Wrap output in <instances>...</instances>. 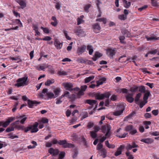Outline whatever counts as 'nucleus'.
I'll list each match as a JSON object with an SVG mask.
<instances>
[{
    "instance_id": "nucleus-1",
    "label": "nucleus",
    "mask_w": 159,
    "mask_h": 159,
    "mask_svg": "<svg viewBox=\"0 0 159 159\" xmlns=\"http://www.w3.org/2000/svg\"><path fill=\"white\" fill-rule=\"evenodd\" d=\"M38 123L35 122L33 125H30L26 127H24V131L25 133L30 131L31 133H36L39 130L38 128Z\"/></svg>"
},
{
    "instance_id": "nucleus-2",
    "label": "nucleus",
    "mask_w": 159,
    "mask_h": 159,
    "mask_svg": "<svg viewBox=\"0 0 159 159\" xmlns=\"http://www.w3.org/2000/svg\"><path fill=\"white\" fill-rule=\"evenodd\" d=\"M27 79L28 77L27 76L19 78L17 80V83L15 85L18 87L26 85L28 84V82L27 81Z\"/></svg>"
},
{
    "instance_id": "nucleus-3",
    "label": "nucleus",
    "mask_w": 159,
    "mask_h": 159,
    "mask_svg": "<svg viewBox=\"0 0 159 159\" xmlns=\"http://www.w3.org/2000/svg\"><path fill=\"white\" fill-rule=\"evenodd\" d=\"M111 95L109 92H106L104 93H97L95 94V97L96 99L102 100L104 98H108Z\"/></svg>"
},
{
    "instance_id": "nucleus-4",
    "label": "nucleus",
    "mask_w": 159,
    "mask_h": 159,
    "mask_svg": "<svg viewBox=\"0 0 159 159\" xmlns=\"http://www.w3.org/2000/svg\"><path fill=\"white\" fill-rule=\"evenodd\" d=\"M111 129V127L110 125H102L101 127V130L103 133H105V136H110V131Z\"/></svg>"
},
{
    "instance_id": "nucleus-5",
    "label": "nucleus",
    "mask_w": 159,
    "mask_h": 159,
    "mask_svg": "<svg viewBox=\"0 0 159 159\" xmlns=\"http://www.w3.org/2000/svg\"><path fill=\"white\" fill-rule=\"evenodd\" d=\"M98 103L97 101L95 100H90V110H93H93L90 111V115L93 113V112L94 111L96 110V109L98 107Z\"/></svg>"
},
{
    "instance_id": "nucleus-6",
    "label": "nucleus",
    "mask_w": 159,
    "mask_h": 159,
    "mask_svg": "<svg viewBox=\"0 0 159 159\" xmlns=\"http://www.w3.org/2000/svg\"><path fill=\"white\" fill-rule=\"evenodd\" d=\"M74 32L77 35L80 37L84 36L85 35V32L83 30L80 29L79 28H77L74 30Z\"/></svg>"
},
{
    "instance_id": "nucleus-7",
    "label": "nucleus",
    "mask_w": 159,
    "mask_h": 159,
    "mask_svg": "<svg viewBox=\"0 0 159 159\" xmlns=\"http://www.w3.org/2000/svg\"><path fill=\"white\" fill-rule=\"evenodd\" d=\"M63 86L65 88L66 90L70 92L73 91V84L70 83H65L63 84Z\"/></svg>"
},
{
    "instance_id": "nucleus-8",
    "label": "nucleus",
    "mask_w": 159,
    "mask_h": 159,
    "mask_svg": "<svg viewBox=\"0 0 159 159\" xmlns=\"http://www.w3.org/2000/svg\"><path fill=\"white\" fill-rule=\"evenodd\" d=\"M133 94L132 93H128L125 96V97L127 101L129 103L133 102L134 100V99L133 97Z\"/></svg>"
},
{
    "instance_id": "nucleus-9",
    "label": "nucleus",
    "mask_w": 159,
    "mask_h": 159,
    "mask_svg": "<svg viewBox=\"0 0 159 159\" xmlns=\"http://www.w3.org/2000/svg\"><path fill=\"white\" fill-rule=\"evenodd\" d=\"M93 31L96 33H99L100 32L101 29L99 24L98 23L94 24L93 26Z\"/></svg>"
},
{
    "instance_id": "nucleus-10",
    "label": "nucleus",
    "mask_w": 159,
    "mask_h": 159,
    "mask_svg": "<svg viewBox=\"0 0 159 159\" xmlns=\"http://www.w3.org/2000/svg\"><path fill=\"white\" fill-rule=\"evenodd\" d=\"M86 49V46L84 45L81 47H78L77 50V53L79 55H80L85 51Z\"/></svg>"
},
{
    "instance_id": "nucleus-11",
    "label": "nucleus",
    "mask_w": 159,
    "mask_h": 159,
    "mask_svg": "<svg viewBox=\"0 0 159 159\" xmlns=\"http://www.w3.org/2000/svg\"><path fill=\"white\" fill-rule=\"evenodd\" d=\"M54 44L58 49H61L62 46V43H61L57 39H55L54 42Z\"/></svg>"
},
{
    "instance_id": "nucleus-12",
    "label": "nucleus",
    "mask_w": 159,
    "mask_h": 159,
    "mask_svg": "<svg viewBox=\"0 0 159 159\" xmlns=\"http://www.w3.org/2000/svg\"><path fill=\"white\" fill-rule=\"evenodd\" d=\"M48 152L52 156H55L58 154L59 151L57 149H54L53 148H51L48 150Z\"/></svg>"
},
{
    "instance_id": "nucleus-13",
    "label": "nucleus",
    "mask_w": 159,
    "mask_h": 159,
    "mask_svg": "<svg viewBox=\"0 0 159 159\" xmlns=\"http://www.w3.org/2000/svg\"><path fill=\"white\" fill-rule=\"evenodd\" d=\"M27 100L28 105L29 107L30 108H32L34 106H36L38 104L40 103L37 101H31L30 99H28Z\"/></svg>"
},
{
    "instance_id": "nucleus-14",
    "label": "nucleus",
    "mask_w": 159,
    "mask_h": 159,
    "mask_svg": "<svg viewBox=\"0 0 159 159\" xmlns=\"http://www.w3.org/2000/svg\"><path fill=\"white\" fill-rule=\"evenodd\" d=\"M138 147L139 146L136 144L135 142H132V145L130 144H128L125 147V148L127 150H129L133 148H138Z\"/></svg>"
},
{
    "instance_id": "nucleus-15",
    "label": "nucleus",
    "mask_w": 159,
    "mask_h": 159,
    "mask_svg": "<svg viewBox=\"0 0 159 159\" xmlns=\"http://www.w3.org/2000/svg\"><path fill=\"white\" fill-rule=\"evenodd\" d=\"M107 51V55L110 58H113V56L115 55L116 53L115 50L111 49H108Z\"/></svg>"
},
{
    "instance_id": "nucleus-16",
    "label": "nucleus",
    "mask_w": 159,
    "mask_h": 159,
    "mask_svg": "<svg viewBox=\"0 0 159 159\" xmlns=\"http://www.w3.org/2000/svg\"><path fill=\"white\" fill-rule=\"evenodd\" d=\"M102 56V54L98 52H96L93 57L92 58V60L95 61L99 58L101 57Z\"/></svg>"
},
{
    "instance_id": "nucleus-17",
    "label": "nucleus",
    "mask_w": 159,
    "mask_h": 159,
    "mask_svg": "<svg viewBox=\"0 0 159 159\" xmlns=\"http://www.w3.org/2000/svg\"><path fill=\"white\" fill-rule=\"evenodd\" d=\"M16 118L17 119H21L20 121V122L21 124H24L25 121L27 119V117L25 115H24L17 116Z\"/></svg>"
},
{
    "instance_id": "nucleus-18",
    "label": "nucleus",
    "mask_w": 159,
    "mask_h": 159,
    "mask_svg": "<svg viewBox=\"0 0 159 159\" xmlns=\"http://www.w3.org/2000/svg\"><path fill=\"white\" fill-rule=\"evenodd\" d=\"M140 141L147 144H151L153 142V140L151 138L142 139Z\"/></svg>"
},
{
    "instance_id": "nucleus-19",
    "label": "nucleus",
    "mask_w": 159,
    "mask_h": 159,
    "mask_svg": "<svg viewBox=\"0 0 159 159\" xmlns=\"http://www.w3.org/2000/svg\"><path fill=\"white\" fill-rule=\"evenodd\" d=\"M150 94V92L149 90L146 91L143 97V100L144 101H147V100L148 99Z\"/></svg>"
},
{
    "instance_id": "nucleus-20",
    "label": "nucleus",
    "mask_w": 159,
    "mask_h": 159,
    "mask_svg": "<svg viewBox=\"0 0 159 159\" xmlns=\"http://www.w3.org/2000/svg\"><path fill=\"white\" fill-rule=\"evenodd\" d=\"M52 20L54 21V22H51V24L53 26L55 27L57 25L58 22L55 16H52L51 17Z\"/></svg>"
},
{
    "instance_id": "nucleus-21",
    "label": "nucleus",
    "mask_w": 159,
    "mask_h": 159,
    "mask_svg": "<svg viewBox=\"0 0 159 159\" xmlns=\"http://www.w3.org/2000/svg\"><path fill=\"white\" fill-rule=\"evenodd\" d=\"M142 96V94L141 93H137L135 98V102L136 104H138L139 103V99Z\"/></svg>"
},
{
    "instance_id": "nucleus-22",
    "label": "nucleus",
    "mask_w": 159,
    "mask_h": 159,
    "mask_svg": "<svg viewBox=\"0 0 159 159\" xmlns=\"http://www.w3.org/2000/svg\"><path fill=\"white\" fill-rule=\"evenodd\" d=\"M121 33L127 37L131 36V34L129 31L126 29H124L121 30Z\"/></svg>"
},
{
    "instance_id": "nucleus-23",
    "label": "nucleus",
    "mask_w": 159,
    "mask_h": 159,
    "mask_svg": "<svg viewBox=\"0 0 159 159\" xmlns=\"http://www.w3.org/2000/svg\"><path fill=\"white\" fill-rule=\"evenodd\" d=\"M48 91V89H43L41 93H40L39 94V97L43 98L44 97V94L46 93Z\"/></svg>"
},
{
    "instance_id": "nucleus-24",
    "label": "nucleus",
    "mask_w": 159,
    "mask_h": 159,
    "mask_svg": "<svg viewBox=\"0 0 159 159\" xmlns=\"http://www.w3.org/2000/svg\"><path fill=\"white\" fill-rule=\"evenodd\" d=\"M145 38L147 39V41H151L154 40H158L159 38H157L155 36H152L150 37H148V36H145Z\"/></svg>"
},
{
    "instance_id": "nucleus-25",
    "label": "nucleus",
    "mask_w": 159,
    "mask_h": 159,
    "mask_svg": "<svg viewBox=\"0 0 159 159\" xmlns=\"http://www.w3.org/2000/svg\"><path fill=\"white\" fill-rule=\"evenodd\" d=\"M123 3L124 4V7L126 8H129L131 5V2H127V1L126 0H124L123 1Z\"/></svg>"
},
{
    "instance_id": "nucleus-26",
    "label": "nucleus",
    "mask_w": 159,
    "mask_h": 159,
    "mask_svg": "<svg viewBox=\"0 0 159 159\" xmlns=\"http://www.w3.org/2000/svg\"><path fill=\"white\" fill-rule=\"evenodd\" d=\"M17 2L21 6L22 8H23L26 7V4L23 1L18 0Z\"/></svg>"
},
{
    "instance_id": "nucleus-27",
    "label": "nucleus",
    "mask_w": 159,
    "mask_h": 159,
    "mask_svg": "<svg viewBox=\"0 0 159 159\" xmlns=\"http://www.w3.org/2000/svg\"><path fill=\"white\" fill-rule=\"evenodd\" d=\"M9 122L7 121L5 122L0 121V126H2L3 127H6L9 125Z\"/></svg>"
},
{
    "instance_id": "nucleus-28",
    "label": "nucleus",
    "mask_w": 159,
    "mask_h": 159,
    "mask_svg": "<svg viewBox=\"0 0 159 159\" xmlns=\"http://www.w3.org/2000/svg\"><path fill=\"white\" fill-rule=\"evenodd\" d=\"M57 74L59 75H67V72L62 70L61 69L58 71Z\"/></svg>"
},
{
    "instance_id": "nucleus-29",
    "label": "nucleus",
    "mask_w": 159,
    "mask_h": 159,
    "mask_svg": "<svg viewBox=\"0 0 159 159\" xmlns=\"http://www.w3.org/2000/svg\"><path fill=\"white\" fill-rule=\"evenodd\" d=\"M101 156L103 158H105L106 157L107 155V151L106 150L104 149H102L101 150Z\"/></svg>"
},
{
    "instance_id": "nucleus-30",
    "label": "nucleus",
    "mask_w": 159,
    "mask_h": 159,
    "mask_svg": "<svg viewBox=\"0 0 159 159\" xmlns=\"http://www.w3.org/2000/svg\"><path fill=\"white\" fill-rule=\"evenodd\" d=\"M31 143L34 145L31 146V145H29L27 147L28 149H32L34 148L37 145V143L36 142L34 141H33L31 142Z\"/></svg>"
},
{
    "instance_id": "nucleus-31",
    "label": "nucleus",
    "mask_w": 159,
    "mask_h": 159,
    "mask_svg": "<svg viewBox=\"0 0 159 159\" xmlns=\"http://www.w3.org/2000/svg\"><path fill=\"white\" fill-rule=\"evenodd\" d=\"M46 95L47 96L48 98H55V95L52 92H47Z\"/></svg>"
},
{
    "instance_id": "nucleus-32",
    "label": "nucleus",
    "mask_w": 159,
    "mask_h": 159,
    "mask_svg": "<svg viewBox=\"0 0 159 159\" xmlns=\"http://www.w3.org/2000/svg\"><path fill=\"white\" fill-rule=\"evenodd\" d=\"M96 20L97 21L102 22L104 24H106L107 21L106 18L104 17L97 18Z\"/></svg>"
},
{
    "instance_id": "nucleus-33",
    "label": "nucleus",
    "mask_w": 159,
    "mask_h": 159,
    "mask_svg": "<svg viewBox=\"0 0 159 159\" xmlns=\"http://www.w3.org/2000/svg\"><path fill=\"white\" fill-rule=\"evenodd\" d=\"M133 126L132 125H129L125 128V130L126 131H129L133 129Z\"/></svg>"
},
{
    "instance_id": "nucleus-34",
    "label": "nucleus",
    "mask_w": 159,
    "mask_h": 159,
    "mask_svg": "<svg viewBox=\"0 0 159 159\" xmlns=\"http://www.w3.org/2000/svg\"><path fill=\"white\" fill-rule=\"evenodd\" d=\"M139 91L140 92L139 93H145L146 92L145 88V87L143 86H141L140 87H139Z\"/></svg>"
},
{
    "instance_id": "nucleus-35",
    "label": "nucleus",
    "mask_w": 159,
    "mask_h": 159,
    "mask_svg": "<svg viewBox=\"0 0 159 159\" xmlns=\"http://www.w3.org/2000/svg\"><path fill=\"white\" fill-rule=\"evenodd\" d=\"M119 19L121 20H125L127 19V16L124 14L119 15L118 16Z\"/></svg>"
},
{
    "instance_id": "nucleus-36",
    "label": "nucleus",
    "mask_w": 159,
    "mask_h": 159,
    "mask_svg": "<svg viewBox=\"0 0 159 159\" xmlns=\"http://www.w3.org/2000/svg\"><path fill=\"white\" fill-rule=\"evenodd\" d=\"M127 134H128V133H125L123 134L120 133H117L116 136L119 138H125Z\"/></svg>"
},
{
    "instance_id": "nucleus-37",
    "label": "nucleus",
    "mask_w": 159,
    "mask_h": 159,
    "mask_svg": "<svg viewBox=\"0 0 159 159\" xmlns=\"http://www.w3.org/2000/svg\"><path fill=\"white\" fill-rule=\"evenodd\" d=\"M15 127L18 130H24V126L21 125H15Z\"/></svg>"
},
{
    "instance_id": "nucleus-38",
    "label": "nucleus",
    "mask_w": 159,
    "mask_h": 159,
    "mask_svg": "<svg viewBox=\"0 0 159 159\" xmlns=\"http://www.w3.org/2000/svg\"><path fill=\"white\" fill-rule=\"evenodd\" d=\"M139 87L138 86H135L134 87H131L130 88L129 91L132 93H135L137 91Z\"/></svg>"
},
{
    "instance_id": "nucleus-39",
    "label": "nucleus",
    "mask_w": 159,
    "mask_h": 159,
    "mask_svg": "<svg viewBox=\"0 0 159 159\" xmlns=\"http://www.w3.org/2000/svg\"><path fill=\"white\" fill-rule=\"evenodd\" d=\"M66 142L67 141L66 140H60L58 141V143L60 145H62V147L64 148V146L66 144Z\"/></svg>"
},
{
    "instance_id": "nucleus-40",
    "label": "nucleus",
    "mask_w": 159,
    "mask_h": 159,
    "mask_svg": "<svg viewBox=\"0 0 159 159\" xmlns=\"http://www.w3.org/2000/svg\"><path fill=\"white\" fill-rule=\"evenodd\" d=\"M60 90L59 88H57L54 90V92L55 94V98H56L59 95Z\"/></svg>"
},
{
    "instance_id": "nucleus-41",
    "label": "nucleus",
    "mask_w": 159,
    "mask_h": 159,
    "mask_svg": "<svg viewBox=\"0 0 159 159\" xmlns=\"http://www.w3.org/2000/svg\"><path fill=\"white\" fill-rule=\"evenodd\" d=\"M15 127H14V126L13 125L11 127H9L7 128L6 130V131L7 132H9L11 131H13L14 130Z\"/></svg>"
},
{
    "instance_id": "nucleus-42",
    "label": "nucleus",
    "mask_w": 159,
    "mask_h": 159,
    "mask_svg": "<svg viewBox=\"0 0 159 159\" xmlns=\"http://www.w3.org/2000/svg\"><path fill=\"white\" fill-rule=\"evenodd\" d=\"M123 110L114 111L113 113V115L115 116H118L120 115L123 113Z\"/></svg>"
},
{
    "instance_id": "nucleus-43",
    "label": "nucleus",
    "mask_w": 159,
    "mask_h": 159,
    "mask_svg": "<svg viewBox=\"0 0 159 159\" xmlns=\"http://www.w3.org/2000/svg\"><path fill=\"white\" fill-rule=\"evenodd\" d=\"M54 82V81L53 80H48L45 83V85L46 86H49L51 84H52Z\"/></svg>"
},
{
    "instance_id": "nucleus-44",
    "label": "nucleus",
    "mask_w": 159,
    "mask_h": 159,
    "mask_svg": "<svg viewBox=\"0 0 159 159\" xmlns=\"http://www.w3.org/2000/svg\"><path fill=\"white\" fill-rule=\"evenodd\" d=\"M70 93L68 91H66L61 96V98L63 97H66L70 98L69 96Z\"/></svg>"
},
{
    "instance_id": "nucleus-45",
    "label": "nucleus",
    "mask_w": 159,
    "mask_h": 159,
    "mask_svg": "<svg viewBox=\"0 0 159 159\" xmlns=\"http://www.w3.org/2000/svg\"><path fill=\"white\" fill-rule=\"evenodd\" d=\"M102 4V2L99 0H97L96 1V5L97 7L98 11H100L101 8L99 7V5Z\"/></svg>"
},
{
    "instance_id": "nucleus-46",
    "label": "nucleus",
    "mask_w": 159,
    "mask_h": 159,
    "mask_svg": "<svg viewBox=\"0 0 159 159\" xmlns=\"http://www.w3.org/2000/svg\"><path fill=\"white\" fill-rule=\"evenodd\" d=\"M8 135L9 136V138L11 139H13L15 138H18V135H14L13 134V133H10L8 134Z\"/></svg>"
},
{
    "instance_id": "nucleus-47",
    "label": "nucleus",
    "mask_w": 159,
    "mask_h": 159,
    "mask_svg": "<svg viewBox=\"0 0 159 159\" xmlns=\"http://www.w3.org/2000/svg\"><path fill=\"white\" fill-rule=\"evenodd\" d=\"M74 147V145L71 143H66V144L64 145V148H71Z\"/></svg>"
},
{
    "instance_id": "nucleus-48",
    "label": "nucleus",
    "mask_w": 159,
    "mask_h": 159,
    "mask_svg": "<svg viewBox=\"0 0 159 159\" xmlns=\"http://www.w3.org/2000/svg\"><path fill=\"white\" fill-rule=\"evenodd\" d=\"M81 141L83 142L84 146L86 147H87V143L85 138L83 136L81 138Z\"/></svg>"
},
{
    "instance_id": "nucleus-49",
    "label": "nucleus",
    "mask_w": 159,
    "mask_h": 159,
    "mask_svg": "<svg viewBox=\"0 0 159 159\" xmlns=\"http://www.w3.org/2000/svg\"><path fill=\"white\" fill-rule=\"evenodd\" d=\"M103 145L101 143H99L97 146V150H101L103 149Z\"/></svg>"
},
{
    "instance_id": "nucleus-50",
    "label": "nucleus",
    "mask_w": 159,
    "mask_h": 159,
    "mask_svg": "<svg viewBox=\"0 0 159 159\" xmlns=\"http://www.w3.org/2000/svg\"><path fill=\"white\" fill-rule=\"evenodd\" d=\"M65 153L64 152H61L59 154V159H62L65 157Z\"/></svg>"
},
{
    "instance_id": "nucleus-51",
    "label": "nucleus",
    "mask_w": 159,
    "mask_h": 159,
    "mask_svg": "<svg viewBox=\"0 0 159 159\" xmlns=\"http://www.w3.org/2000/svg\"><path fill=\"white\" fill-rule=\"evenodd\" d=\"M63 33L66 38L67 39L69 40L71 39V38L70 36H68V35L67 31H66V30H64L63 31Z\"/></svg>"
},
{
    "instance_id": "nucleus-52",
    "label": "nucleus",
    "mask_w": 159,
    "mask_h": 159,
    "mask_svg": "<svg viewBox=\"0 0 159 159\" xmlns=\"http://www.w3.org/2000/svg\"><path fill=\"white\" fill-rule=\"evenodd\" d=\"M96 133L97 132H94V131L90 132L91 135L93 138H95L97 137V134Z\"/></svg>"
},
{
    "instance_id": "nucleus-53",
    "label": "nucleus",
    "mask_w": 159,
    "mask_h": 159,
    "mask_svg": "<svg viewBox=\"0 0 159 159\" xmlns=\"http://www.w3.org/2000/svg\"><path fill=\"white\" fill-rule=\"evenodd\" d=\"M79 92H78L77 96V98H80L81 96L83 95L84 94V92L81 91V90L79 91Z\"/></svg>"
},
{
    "instance_id": "nucleus-54",
    "label": "nucleus",
    "mask_w": 159,
    "mask_h": 159,
    "mask_svg": "<svg viewBox=\"0 0 159 159\" xmlns=\"http://www.w3.org/2000/svg\"><path fill=\"white\" fill-rule=\"evenodd\" d=\"M121 92H122L123 93L128 94V90L126 89L125 88H122L120 89Z\"/></svg>"
},
{
    "instance_id": "nucleus-55",
    "label": "nucleus",
    "mask_w": 159,
    "mask_h": 159,
    "mask_svg": "<svg viewBox=\"0 0 159 159\" xmlns=\"http://www.w3.org/2000/svg\"><path fill=\"white\" fill-rule=\"evenodd\" d=\"M148 6L147 5H145L139 8H138V10L140 11H141L145 9L146 8H147L148 7Z\"/></svg>"
},
{
    "instance_id": "nucleus-56",
    "label": "nucleus",
    "mask_w": 159,
    "mask_h": 159,
    "mask_svg": "<svg viewBox=\"0 0 159 159\" xmlns=\"http://www.w3.org/2000/svg\"><path fill=\"white\" fill-rule=\"evenodd\" d=\"M158 52L157 49H155L153 50L150 51L148 52V53H149L151 54L155 55V54Z\"/></svg>"
},
{
    "instance_id": "nucleus-57",
    "label": "nucleus",
    "mask_w": 159,
    "mask_h": 159,
    "mask_svg": "<svg viewBox=\"0 0 159 159\" xmlns=\"http://www.w3.org/2000/svg\"><path fill=\"white\" fill-rule=\"evenodd\" d=\"M15 119V117H9L7 119V121H9V124H10V123L13 120H14Z\"/></svg>"
},
{
    "instance_id": "nucleus-58",
    "label": "nucleus",
    "mask_w": 159,
    "mask_h": 159,
    "mask_svg": "<svg viewBox=\"0 0 159 159\" xmlns=\"http://www.w3.org/2000/svg\"><path fill=\"white\" fill-rule=\"evenodd\" d=\"M136 112L135 111H133L128 116L126 117L128 118H132L134 114H135Z\"/></svg>"
},
{
    "instance_id": "nucleus-59",
    "label": "nucleus",
    "mask_w": 159,
    "mask_h": 159,
    "mask_svg": "<svg viewBox=\"0 0 159 159\" xmlns=\"http://www.w3.org/2000/svg\"><path fill=\"white\" fill-rule=\"evenodd\" d=\"M61 7V4L59 2H57L55 5V7L57 10H59Z\"/></svg>"
},
{
    "instance_id": "nucleus-60",
    "label": "nucleus",
    "mask_w": 159,
    "mask_h": 159,
    "mask_svg": "<svg viewBox=\"0 0 159 159\" xmlns=\"http://www.w3.org/2000/svg\"><path fill=\"white\" fill-rule=\"evenodd\" d=\"M51 39V37L48 36H45L44 38L42 39L43 40L47 41H50Z\"/></svg>"
},
{
    "instance_id": "nucleus-61",
    "label": "nucleus",
    "mask_w": 159,
    "mask_h": 159,
    "mask_svg": "<svg viewBox=\"0 0 159 159\" xmlns=\"http://www.w3.org/2000/svg\"><path fill=\"white\" fill-rule=\"evenodd\" d=\"M147 102V101L142 102L139 103V107L140 108H142L143 106Z\"/></svg>"
},
{
    "instance_id": "nucleus-62",
    "label": "nucleus",
    "mask_w": 159,
    "mask_h": 159,
    "mask_svg": "<svg viewBox=\"0 0 159 159\" xmlns=\"http://www.w3.org/2000/svg\"><path fill=\"white\" fill-rule=\"evenodd\" d=\"M109 136H105L102 137L99 139V142L101 143H103L106 139L107 137H108Z\"/></svg>"
},
{
    "instance_id": "nucleus-63",
    "label": "nucleus",
    "mask_w": 159,
    "mask_h": 159,
    "mask_svg": "<svg viewBox=\"0 0 159 159\" xmlns=\"http://www.w3.org/2000/svg\"><path fill=\"white\" fill-rule=\"evenodd\" d=\"M41 122L43 123H47L48 122V120L46 118H43L41 120Z\"/></svg>"
},
{
    "instance_id": "nucleus-64",
    "label": "nucleus",
    "mask_w": 159,
    "mask_h": 159,
    "mask_svg": "<svg viewBox=\"0 0 159 159\" xmlns=\"http://www.w3.org/2000/svg\"><path fill=\"white\" fill-rule=\"evenodd\" d=\"M144 116L146 118H150L151 117V114L150 113H146L144 115Z\"/></svg>"
}]
</instances>
